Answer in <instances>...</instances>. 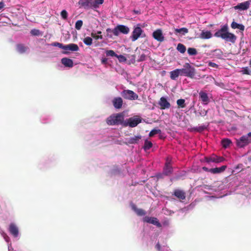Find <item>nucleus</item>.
Masks as SVG:
<instances>
[{
    "label": "nucleus",
    "mask_w": 251,
    "mask_h": 251,
    "mask_svg": "<svg viewBox=\"0 0 251 251\" xmlns=\"http://www.w3.org/2000/svg\"><path fill=\"white\" fill-rule=\"evenodd\" d=\"M104 0H79L78 4L79 8L88 10L98 8L99 5L102 4Z\"/></svg>",
    "instance_id": "obj_1"
},
{
    "label": "nucleus",
    "mask_w": 251,
    "mask_h": 251,
    "mask_svg": "<svg viewBox=\"0 0 251 251\" xmlns=\"http://www.w3.org/2000/svg\"><path fill=\"white\" fill-rule=\"evenodd\" d=\"M107 32V36L110 38H112V36L111 33H112L115 36H118L119 33H122L125 34L128 33L129 29L128 27L124 25H118L114 29H111L108 28L106 30Z\"/></svg>",
    "instance_id": "obj_2"
},
{
    "label": "nucleus",
    "mask_w": 251,
    "mask_h": 251,
    "mask_svg": "<svg viewBox=\"0 0 251 251\" xmlns=\"http://www.w3.org/2000/svg\"><path fill=\"white\" fill-rule=\"evenodd\" d=\"M184 68L179 69L180 75H184L191 78H193L196 75L195 69L188 63H186Z\"/></svg>",
    "instance_id": "obj_3"
},
{
    "label": "nucleus",
    "mask_w": 251,
    "mask_h": 251,
    "mask_svg": "<svg viewBox=\"0 0 251 251\" xmlns=\"http://www.w3.org/2000/svg\"><path fill=\"white\" fill-rule=\"evenodd\" d=\"M124 117L121 113H118L109 116L106 119V123L108 125H119L123 124Z\"/></svg>",
    "instance_id": "obj_4"
},
{
    "label": "nucleus",
    "mask_w": 251,
    "mask_h": 251,
    "mask_svg": "<svg viewBox=\"0 0 251 251\" xmlns=\"http://www.w3.org/2000/svg\"><path fill=\"white\" fill-rule=\"evenodd\" d=\"M140 25H137L136 27H135L132 32V35L130 37L132 41L134 42L137 40L140 36L144 37L145 36V34L143 35V30L140 26Z\"/></svg>",
    "instance_id": "obj_5"
},
{
    "label": "nucleus",
    "mask_w": 251,
    "mask_h": 251,
    "mask_svg": "<svg viewBox=\"0 0 251 251\" xmlns=\"http://www.w3.org/2000/svg\"><path fill=\"white\" fill-rule=\"evenodd\" d=\"M122 96L126 100H133L138 99V96L133 91L124 90L121 92Z\"/></svg>",
    "instance_id": "obj_6"
},
{
    "label": "nucleus",
    "mask_w": 251,
    "mask_h": 251,
    "mask_svg": "<svg viewBox=\"0 0 251 251\" xmlns=\"http://www.w3.org/2000/svg\"><path fill=\"white\" fill-rule=\"evenodd\" d=\"M142 118L139 116H134L127 120V123H124V126H129L131 127L136 126L139 123H141Z\"/></svg>",
    "instance_id": "obj_7"
},
{
    "label": "nucleus",
    "mask_w": 251,
    "mask_h": 251,
    "mask_svg": "<svg viewBox=\"0 0 251 251\" xmlns=\"http://www.w3.org/2000/svg\"><path fill=\"white\" fill-rule=\"evenodd\" d=\"M250 137L248 135H243L239 139L236 140V144L240 148H243L248 145L250 142L251 140L249 139Z\"/></svg>",
    "instance_id": "obj_8"
},
{
    "label": "nucleus",
    "mask_w": 251,
    "mask_h": 251,
    "mask_svg": "<svg viewBox=\"0 0 251 251\" xmlns=\"http://www.w3.org/2000/svg\"><path fill=\"white\" fill-rule=\"evenodd\" d=\"M224 160V157L218 156L215 154H212L210 156L205 157V160L207 163L214 162L218 163L223 162Z\"/></svg>",
    "instance_id": "obj_9"
},
{
    "label": "nucleus",
    "mask_w": 251,
    "mask_h": 251,
    "mask_svg": "<svg viewBox=\"0 0 251 251\" xmlns=\"http://www.w3.org/2000/svg\"><path fill=\"white\" fill-rule=\"evenodd\" d=\"M152 37L158 42H162L164 41V37L161 29H157L153 31L152 33Z\"/></svg>",
    "instance_id": "obj_10"
},
{
    "label": "nucleus",
    "mask_w": 251,
    "mask_h": 251,
    "mask_svg": "<svg viewBox=\"0 0 251 251\" xmlns=\"http://www.w3.org/2000/svg\"><path fill=\"white\" fill-rule=\"evenodd\" d=\"M222 39H224L226 41L230 42L232 43H234L236 40V36L233 33L229 32L228 31L226 34H223Z\"/></svg>",
    "instance_id": "obj_11"
},
{
    "label": "nucleus",
    "mask_w": 251,
    "mask_h": 251,
    "mask_svg": "<svg viewBox=\"0 0 251 251\" xmlns=\"http://www.w3.org/2000/svg\"><path fill=\"white\" fill-rule=\"evenodd\" d=\"M173 173V167L171 165V160L167 159L163 169V173L166 176H169Z\"/></svg>",
    "instance_id": "obj_12"
},
{
    "label": "nucleus",
    "mask_w": 251,
    "mask_h": 251,
    "mask_svg": "<svg viewBox=\"0 0 251 251\" xmlns=\"http://www.w3.org/2000/svg\"><path fill=\"white\" fill-rule=\"evenodd\" d=\"M158 104L160 106L161 109H169L171 107V104L167 99L162 97L160 99Z\"/></svg>",
    "instance_id": "obj_13"
},
{
    "label": "nucleus",
    "mask_w": 251,
    "mask_h": 251,
    "mask_svg": "<svg viewBox=\"0 0 251 251\" xmlns=\"http://www.w3.org/2000/svg\"><path fill=\"white\" fill-rule=\"evenodd\" d=\"M199 94V98L201 100L202 104L204 105L208 104L210 101V100L207 94L203 91H201Z\"/></svg>",
    "instance_id": "obj_14"
},
{
    "label": "nucleus",
    "mask_w": 251,
    "mask_h": 251,
    "mask_svg": "<svg viewBox=\"0 0 251 251\" xmlns=\"http://www.w3.org/2000/svg\"><path fill=\"white\" fill-rule=\"evenodd\" d=\"M112 103L116 109H119L122 107L123 100L121 97H115L112 100Z\"/></svg>",
    "instance_id": "obj_15"
},
{
    "label": "nucleus",
    "mask_w": 251,
    "mask_h": 251,
    "mask_svg": "<svg viewBox=\"0 0 251 251\" xmlns=\"http://www.w3.org/2000/svg\"><path fill=\"white\" fill-rule=\"evenodd\" d=\"M250 5V2L246 1L240 3L234 7L235 10L239 9L240 10H245L248 9Z\"/></svg>",
    "instance_id": "obj_16"
},
{
    "label": "nucleus",
    "mask_w": 251,
    "mask_h": 251,
    "mask_svg": "<svg viewBox=\"0 0 251 251\" xmlns=\"http://www.w3.org/2000/svg\"><path fill=\"white\" fill-rule=\"evenodd\" d=\"M228 30V27L227 25L226 24L222 26L220 29L216 31L214 34V36L216 37H220L222 38L223 37L222 35L226 34Z\"/></svg>",
    "instance_id": "obj_17"
},
{
    "label": "nucleus",
    "mask_w": 251,
    "mask_h": 251,
    "mask_svg": "<svg viewBox=\"0 0 251 251\" xmlns=\"http://www.w3.org/2000/svg\"><path fill=\"white\" fill-rule=\"evenodd\" d=\"M144 222L148 223H151L153 225H156L158 226H160V224L159 223L157 219L154 217H150L149 216H146L143 219Z\"/></svg>",
    "instance_id": "obj_18"
},
{
    "label": "nucleus",
    "mask_w": 251,
    "mask_h": 251,
    "mask_svg": "<svg viewBox=\"0 0 251 251\" xmlns=\"http://www.w3.org/2000/svg\"><path fill=\"white\" fill-rule=\"evenodd\" d=\"M9 231L15 237H17L19 234V230L15 224L11 223L9 225Z\"/></svg>",
    "instance_id": "obj_19"
},
{
    "label": "nucleus",
    "mask_w": 251,
    "mask_h": 251,
    "mask_svg": "<svg viewBox=\"0 0 251 251\" xmlns=\"http://www.w3.org/2000/svg\"><path fill=\"white\" fill-rule=\"evenodd\" d=\"M174 195L180 200H184L185 199V193L181 190L176 189L174 192Z\"/></svg>",
    "instance_id": "obj_20"
},
{
    "label": "nucleus",
    "mask_w": 251,
    "mask_h": 251,
    "mask_svg": "<svg viewBox=\"0 0 251 251\" xmlns=\"http://www.w3.org/2000/svg\"><path fill=\"white\" fill-rule=\"evenodd\" d=\"M226 167V166L224 165L219 168H211L209 169V172L212 174H219L225 171Z\"/></svg>",
    "instance_id": "obj_21"
},
{
    "label": "nucleus",
    "mask_w": 251,
    "mask_h": 251,
    "mask_svg": "<svg viewBox=\"0 0 251 251\" xmlns=\"http://www.w3.org/2000/svg\"><path fill=\"white\" fill-rule=\"evenodd\" d=\"M61 63L67 67L71 68L73 66V61L72 59L66 57L63 58L61 59Z\"/></svg>",
    "instance_id": "obj_22"
},
{
    "label": "nucleus",
    "mask_w": 251,
    "mask_h": 251,
    "mask_svg": "<svg viewBox=\"0 0 251 251\" xmlns=\"http://www.w3.org/2000/svg\"><path fill=\"white\" fill-rule=\"evenodd\" d=\"M64 50H69L73 51H76L79 50V48L76 44H70L67 45H65Z\"/></svg>",
    "instance_id": "obj_23"
},
{
    "label": "nucleus",
    "mask_w": 251,
    "mask_h": 251,
    "mask_svg": "<svg viewBox=\"0 0 251 251\" xmlns=\"http://www.w3.org/2000/svg\"><path fill=\"white\" fill-rule=\"evenodd\" d=\"M212 37V33L210 31L202 30L200 35V38L202 39H208Z\"/></svg>",
    "instance_id": "obj_24"
},
{
    "label": "nucleus",
    "mask_w": 251,
    "mask_h": 251,
    "mask_svg": "<svg viewBox=\"0 0 251 251\" xmlns=\"http://www.w3.org/2000/svg\"><path fill=\"white\" fill-rule=\"evenodd\" d=\"M28 47L22 44H17L16 50L20 53H24L27 50Z\"/></svg>",
    "instance_id": "obj_25"
},
{
    "label": "nucleus",
    "mask_w": 251,
    "mask_h": 251,
    "mask_svg": "<svg viewBox=\"0 0 251 251\" xmlns=\"http://www.w3.org/2000/svg\"><path fill=\"white\" fill-rule=\"evenodd\" d=\"M170 78L172 80H176L179 75H180V71L179 69H176L170 72Z\"/></svg>",
    "instance_id": "obj_26"
},
{
    "label": "nucleus",
    "mask_w": 251,
    "mask_h": 251,
    "mask_svg": "<svg viewBox=\"0 0 251 251\" xmlns=\"http://www.w3.org/2000/svg\"><path fill=\"white\" fill-rule=\"evenodd\" d=\"M141 139V136H135L134 137L129 138L128 139V142L131 144H137Z\"/></svg>",
    "instance_id": "obj_27"
},
{
    "label": "nucleus",
    "mask_w": 251,
    "mask_h": 251,
    "mask_svg": "<svg viewBox=\"0 0 251 251\" xmlns=\"http://www.w3.org/2000/svg\"><path fill=\"white\" fill-rule=\"evenodd\" d=\"M231 27L233 29L238 28L241 31H244L245 29V26L244 25L238 24L235 22H232V23L231 24Z\"/></svg>",
    "instance_id": "obj_28"
},
{
    "label": "nucleus",
    "mask_w": 251,
    "mask_h": 251,
    "mask_svg": "<svg viewBox=\"0 0 251 251\" xmlns=\"http://www.w3.org/2000/svg\"><path fill=\"white\" fill-rule=\"evenodd\" d=\"M175 34L180 33L185 35L188 32V29L186 27H182L181 28H175Z\"/></svg>",
    "instance_id": "obj_29"
},
{
    "label": "nucleus",
    "mask_w": 251,
    "mask_h": 251,
    "mask_svg": "<svg viewBox=\"0 0 251 251\" xmlns=\"http://www.w3.org/2000/svg\"><path fill=\"white\" fill-rule=\"evenodd\" d=\"M221 143H222L223 147H224V148H227L232 143L230 140H229L228 139H226V138L223 139L222 140Z\"/></svg>",
    "instance_id": "obj_30"
},
{
    "label": "nucleus",
    "mask_w": 251,
    "mask_h": 251,
    "mask_svg": "<svg viewBox=\"0 0 251 251\" xmlns=\"http://www.w3.org/2000/svg\"><path fill=\"white\" fill-rule=\"evenodd\" d=\"M176 49L178 51H179L181 53H184L186 50L185 46L181 43H179L177 45Z\"/></svg>",
    "instance_id": "obj_31"
},
{
    "label": "nucleus",
    "mask_w": 251,
    "mask_h": 251,
    "mask_svg": "<svg viewBox=\"0 0 251 251\" xmlns=\"http://www.w3.org/2000/svg\"><path fill=\"white\" fill-rule=\"evenodd\" d=\"M152 146V144L151 141L148 140H145V144L143 147L144 150L146 151L150 149Z\"/></svg>",
    "instance_id": "obj_32"
},
{
    "label": "nucleus",
    "mask_w": 251,
    "mask_h": 251,
    "mask_svg": "<svg viewBox=\"0 0 251 251\" xmlns=\"http://www.w3.org/2000/svg\"><path fill=\"white\" fill-rule=\"evenodd\" d=\"M185 100L184 99H178L176 101V103L178 105V106L179 108H184L186 106V104L185 103Z\"/></svg>",
    "instance_id": "obj_33"
},
{
    "label": "nucleus",
    "mask_w": 251,
    "mask_h": 251,
    "mask_svg": "<svg viewBox=\"0 0 251 251\" xmlns=\"http://www.w3.org/2000/svg\"><path fill=\"white\" fill-rule=\"evenodd\" d=\"M206 126L204 125H202L197 127H194L193 130L197 132H201L204 130L205 129H206Z\"/></svg>",
    "instance_id": "obj_34"
},
{
    "label": "nucleus",
    "mask_w": 251,
    "mask_h": 251,
    "mask_svg": "<svg viewBox=\"0 0 251 251\" xmlns=\"http://www.w3.org/2000/svg\"><path fill=\"white\" fill-rule=\"evenodd\" d=\"M187 52L190 55H196L198 53L197 50L193 48H189Z\"/></svg>",
    "instance_id": "obj_35"
},
{
    "label": "nucleus",
    "mask_w": 251,
    "mask_h": 251,
    "mask_svg": "<svg viewBox=\"0 0 251 251\" xmlns=\"http://www.w3.org/2000/svg\"><path fill=\"white\" fill-rule=\"evenodd\" d=\"M92 39L90 37H86L83 39V42L87 46H91L92 44Z\"/></svg>",
    "instance_id": "obj_36"
},
{
    "label": "nucleus",
    "mask_w": 251,
    "mask_h": 251,
    "mask_svg": "<svg viewBox=\"0 0 251 251\" xmlns=\"http://www.w3.org/2000/svg\"><path fill=\"white\" fill-rule=\"evenodd\" d=\"M83 25V21L81 20L76 21L75 24V28L77 30H80Z\"/></svg>",
    "instance_id": "obj_37"
},
{
    "label": "nucleus",
    "mask_w": 251,
    "mask_h": 251,
    "mask_svg": "<svg viewBox=\"0 0 251 251\" xmlns=\"http://www.w3.org/2000/svg\"><path fill=\"white\" fill-rule=\"evenodd\" d=\"M161 132V130L159 129H153L151 131V132L149 133V136L150 137H152L155 134L160 133Z\"/></svg>",
    "instance_id": "obj_38"
},
{
    "label": "nucleus",
    "mask_w": 251,
    "mask_h": 251,
    "mask_svg": "<svg viewBox=\"0 0 251 251\" xmlns=\"http://www.w3.org/2000/svg\"><path fill=\"white\" fill-rule=\"evenodd\" d=\"M105 53L107 56H117V54L113 50H107L105 51Z\"/></svg>",
    "instance_id": "obj_39"
},
{
    "label": "nucleus",
    "mask_w": 251,
    "mask_h": 251,
    "mask_svg": "<svg viewBox=\"0 0 251 251\" xmlns=\"http://www.w3.org/2000/svg\"><path fill=\"white\" fill-rule=\"evenodd\" d=\"M136 211L135 212L137 215L142 216H144L146 213L145 211L142 209L138 208V209H136Z\"/></svg>",
    "instance_id": "obj_40"
},
{
    "label": "nucleus",
    "mask_w": 251,
    "mask_h": 251,
    "mask_svg": "<svg viewBox=\"0 0 251 251\" xmlns=\"http://www.w3.org/2000/svg\"><path fill=\"white\" fill-rule=\"evenodd\" d=\"M51 45L54 47H58L60 49H62L64 50L65 45H64L62 43H60L58 42H54L52 43Z\"/></svg>",
    "instance_id": "obj_41"
},
{
    "label": "nucleus",
    "mask_w": 251,
    "mask_h": 251,
    "mask_svg": "<svg viewBox=\"0 0 251 251\" xmlns=\"http://www.w3.org/2000/svg\"><path fill=\"white\" fill-rule=\"evenodd\" d=\"M61 16L63 19H64V20L67 19V17H68V13H67V11L65 10H63L61 12Z\"/></svg>",
    "instance_id": "obj_42"
},
{
    "label": "nucleus",
    "mask_w": 251,
    "mask_h": 251,
    "mask_svg": "<svg viewBox=\"0 0 251 251\" xmlns=\"http://www.w3.org/2000/svg\"><path fill=\"white\" fill-rule=\"evenodd\" d=\"M214 51L217 54L216 56H217V57L221 58L222 56H223V53L221 50L217 49L214 50Z\"/></svg>",
    "instance_id": "obj_43"
},
{
    "label": "nucleus",
    "mask_w": 251,
    "mask_h": 251,
    "mask_svg": "<svg viewBox=\"0 0 251 251\" xmlns=\"http://www.w3.org/2000/svg\"><path fill=\"white\" fill-rule=\"evenodd\" d=\"M241 72L243 74L248 75L251 74V71L249 70V68L247 67L243 68Z\"/></svg>",
    "instance_id": "obj_44"
},
{
    "label": "nucleus",
    "mask_w": 251,
    "mask_h": 251,
    "mask_svg": "<svg viewBox=\"0 0 251 251\" xmlns=\"http://www.w3.org/2000/svg\"><path fill=\"white\" fill-rule=\"evenodd\" d=\"M91 35L93 38H95L96 40H98L99 39H102L103 38L102 35H97L96 33H94L93 32L91 33Z\"/></svg>",
    "instance_id": "obj_45"
},
{
    "label": "nucleus",
    "mask_w": 251,
    "mask_h": 251,
    "mask_svg": "<svg viewBox=\"0 0 251 251\" xmlns=\"http://www.w3.org/2000/svg\"><path fill=\"white\" fill-rule=\"evenodd\" d=\"M30 33L32 35L38 36L40 34V31L38 29H34L31 30Z\"/></svg>",
    "instance_id": "obj_46"
},
{
    "label": "nucleus",
    "mask_w": 251,
    "mask_h": 251,
    "mask_svg": "<svg viewBox=\"0 0 251 251\" xmlns=\"http://www.w3.org/2000/svg\"><path fill=\"white\" fill-rule=\"evenodd\" d=\"M208 66L215 68H218L219 67L218 64L211 61L208 62Z\"/></svg>",
    "instance_id": "obj_47"
},
{
    "label": "nucleus",
    "mask_w": 251,
    "mask_h": 251,
    "mask_svg": "<svg viewBox=\"0 0 251 251\" xmlns=\"http://www.w3.org/2000/svg\"><path fill=\"white\" fill-rule=\"evenodd\" d=\"M146 58V56L144 54H142L140 56L138 60V61H143L145 60Z\"/></svg>",
    "instance_id": "obj_48"
},
{
    "label": "nucleus",
    "mask_w": 251,
    "mask_h": 251,
    "mask_svg": "<svg viewBox=\"0 0 251 251\" xmlns=\"http://www.w3.org/2000/svg\"><path fill=\"white\" fill-rule=\"evenodd\" d=\"M116 57L118 58L120 61H126V57L122 55L117 54V56Z\"/></svg>",
    "instance_id": "obj_49"
},
{
    "label": "nucleus",
    "mask_w": 251,
    "mask_h": 251,
    "mask_svg": "<svg viewBox=\"0 0 251 251\" xmlns=\"http://www.w3.org/2000/svg\"><path fill=\"white\" fill-rule=\"evenodd\" d=\"M101 63L102 64H106L107 63V58L106 57H103L101 60Z\"/></svg>",
    "instance_id": "obj_50"
},
{
    "label": "nucleus",
    "mask_w": 251,
    "mask_h": 251,
    "mask_svg": "<svg viewBox=\"0 0 251 251\" xmlns=\"http://www.w3.org/2000/svg\"><path fill=\"white\" fill-rule=\"evenodd\" d=\"M207 111L203 110V111H201V112L200 113V114L202 116H204L207 114Z\"/></svg>",
    "instance_id": "obj_51"
},
{
    "label": "nucleus",
    "mask_w": 251,
    "mask_h": 251,
    "mask_svg": "<svg viewBox=\"0 0 251 251\" xmlns=\"http://www.w3.org/2000/svg\"><path fill=\"white\" fill-rule=\"evenodd\" d=\"M155 248H156V249L158 251H160V250H161V246L160 245V244L159 243H158L156 246H155Z\"/></svg>",
    "instance_id": "obj_52"
},
{
    "label": "nucleus",
    "mask_w": 251,
    "mask_h": 251,
    "mask_svg": "<svg viewBox=\"0 0 251 251\" xmlns=\"http://www.w3.org/2000/svg\"><path fill=\"white\" fill-rule=\"evenodd\" d=\"M131 207H132V209L135 211L136 212V209H138V208H137L136 206V205L135 204H132L131 205Z\"/></svg>",
    "instance_id": "obj_53"
},
{
    "label": "nucleus",
    "mask_w": 251,
    "mask_h": 251,
    "mask_svg": "<svg viewBox=\"0 0 251 251\" xmlns=\"http://www.w3.org/2000/svg\"><path fill=\"white\" fill-rule=\"evenodd\" d=\"M4 6V3L3 1L0 2V10L3 8Z\"/></svg>",
    "instance_id": "obj_54"
},
{
    "label": "nucleus",
    "mask_w": 251,
    "mask_h": 251,
    "mask_svg": "<svg viewBox=\"0 0 251 251\" xmlns=\"http://www.w3.org/2000/svg\"><path fill=\"white\" fill-rule=\"evenodd\" d=\"M202 169H203L204 171H207V172H209V169L208 168H206V167H203L202 168Z\"/></svg>",
    "instance_id": "obj_55"
},
{
    "label": "nucleus",
    "mask_w": 251,
    "mask_h": 251,
    "mask_svg": "<svg viewBox=\"0 0 251 251\" xmlns=\"http://www.w3.org/2000/svg\"><path fill=\"white\" fill-rule=\"evenodd\" d=\"M133 12L134 13H135V14H140V11H138V10H133Z\"/></svg>",
    "instance_id": "obj_56"
},
{
    "label": "nucleus",
    "mask_w": 251,
    "mask_h": 251,
    "mask_svg": "<svg viewBox=\"0 0 251 251\" xmlns=\"http://www.w3.org/2000/svg\"><path fill=\"white\" fill-rule=\"evenodd\" d=\"M101 33V32L100 31H99L97 32L98 34H100Z\"/></svg>",
    "instance_id": "obj_57"
},
{
    "label": "nucleus",
    "mask_w": 251,
    "mask_h": 251,
    "mask_svg": "<svg viewBox=\"0 0 251 251\" xmlns=\"http://www.w3.org/2000/svg\"><path fill=\"white\" fill-rule=\"evenodd\" d=\"M3 236H4V238H6V237H7V235H6V234H5V233L4 234Z\"/></svg>",
    "instance_id": "obj_58"
},
{
    "label": "nucleus",
    "mask_w": 251,
    "mask_h": 251,
    "mask_svg": "<svg viewBox=\"0 0 251 251\" xmlns=\"http://www.w3.org/2000/svg\"><path fill=\"white\" fill-rule=\"evenodd\" d=\"M248 135L250 136V137H251V132H249L248 133Z\"/></svg>",
    "instance_id": "obj_59"
},
{
    "label": "nucleus",
    "mask_w": 251,
    "mask_h": 251,
    "mask_svg": "<svg viewBox=\"0 0 251 251\" xmlns=\"http://www.w3.org/2000/svg\"><path fill=\"white\" fill-rule=\"evenodd\" d=\"M249 64H250V67H251V60L250 61Z\"/></svg>",
    "instance_id": "obj_60"
}]
</instances>
